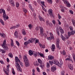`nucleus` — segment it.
Masks as SVG:
<instances>
[{
	"instance_id": "1",
	"label": "nucleus",
	"mask_w": 75,
	"mask_h": 75,
	"mask_svg": "<svg viewBox=\"0 0 75 75\" xmlns=\"http://www.w3.org/2000/svg\"><path fill=\"white\" fill-rule=\"evenodd\" d=\"M3 13V17L5 21H6V19H8V16H6V12L5 10L4 9H0V14H2Z\"/></svg>"
},
{
	"instance_id": "2",
	"label": "nucleus",
	"mask_w": 75,
	"mask_h": 75,
	"mask_svg": "<svg viewBox=\"0 0 75 75\" xmlns=\"http://www.w3.org/2000/svg\"><path fill=\"white\" fill-rule=\"evenodd\" d=\"M24 61L25 63V65L26 67H28L30 66V63L29 61L27 59V57L25 56L23 57Z\"/></svg>"
},
{
	"instance_id": "3",
	"label": "nucleus",
	"mask_w": 75,
	"mask_h": 75,
	"mask_svg": "<svg viewBox=\"0 0 75 75\" xmlns=\"http://www.w3.org/2000/svg\"><path fill=\"white\" fill-rule=\"evenodd\" d=\"M6 40H5L4 41L3 44L2 45V46L5 50L7 51V50H8V47L7 44H6Z\"/></svg>"
},
{
	"instance_id": "4",
	"label": "nucleus",
	"mask_w": 75,
	"mask_h": 75,
	"mask_svg": "<svg viewBox=\"0 0 75 75\" xmlns=\"http://www.w3.org/2000/svg\"><path fill=\"white\" fill-rule=\"evenodd\" d=\"M60 37L61 38H62V40H64V41H65V39H66V40H68V39L69 38V37H68V35H67L66 34H65L64 35V36L62 35V34H61Z\"/></svg>"
},
{
	"instance_id": "5",
	"label": "nucleus",
	"mask_w": 75,
	"mask_h": 75,
	"mask_svg": "<svg viewBox=\"0 0 75 75\" xmlns=\"http://www.w3.org/2000/svg\"><path fill=\"white\" fill-rule=\"evenodd\" d=\"M59 38H57L56 40V47H57L58 48H59V50L61 49V47H59Z\"/></svg>"
},
{
	"instance_id": "6",
	"label": "nucleus",
	"mask_w": 75,
	"mask_h": 75,
	"mask_svg": "<svg viewBox=\"0 0 75 75\" xmlns=\"http://www.w3.org/2000/svg\"><path fill=\"white\" fill-rule=\"evenodd\" d=\"M48 12H49V15H50V16L51 17H52L53 18H54V15L52 14V9H50L48 11Z\"/></svg>"
},
{
	"instance_id": "7",
	"label": "nucleus",
	"mask_w": 75,
	"mask_h": 75,
	"mask_svg": "<svg viewBox=\"0 0 75 75\" xmlns=\"http://www.w3.org/2000/svg\"><path fill=\"white\" fill-rule=\"evenodd\" d=\"M75 32L74 31H72L71 32H70V31L68 32V35L69 37H70V35H74L75 34Z\"/></svg>"
},
{
	"instance_id": "8",
	"label": "nucleus",
	"mask_w": 75,
	"mask_h": 75,
	"mask_svg": "<svg viewBox=\"0 0 75 75\" xmlns=\"http://www.w3.org/2000/svg\"><path fill=\"white\" fill-rule=\"evenodd\" d=\"M36 40H37L36 38H32L30 40H29V41L30 43H33V42H34Z\"/></svg>"
},
{
	"instance_id": "9",
	"label": "nucleus",
	"mask_w": 75,
	"mask_h": 75,
	"mask_svg": "<svg viewBox=\"0 0 75 75\" xmlns=\"http://www.w3.org/2000/svg\"><path fill=\"white\" fill-rule=\"evenodd\" d=\"M9 1L12 6H15L14 2L13 0H9Z\"/></svg>"
},
{
	"instance_id": "10",
	"label": "nucleus",
	"mask_w": 75,
	"mask_h": 75,
	"mask_svg": "<svg viewBox=\"0 0 75 75\" xmlns=\"http://www.w3.org/2000/svg\"><path fill=\"white\" fill-rule=\"evenodd\" d=\"M57 69V68H56V67L54 66H52L51 68V70L52 72H54V71H56V70Z\"/></svg>"
},
{
	"instance_id": "11",
	"label": "nucleus",
	"mask_w": 75,
	"mask_h": 75,
	"mask_svg": "<svg viewBox=\"0 0 75 75\" xmlns=\"http://www.w3.org/2000/svg\"><path fill=\"white\" fill-rule=\"evenodd\" d=\"M40 35H41L42 34H43V32H44V29H43V28L41 27H40Z\"/></svg>"
},
{
	"instance_id": "12",
	"label": "nucleus",
	"mask_w": 75,
	"mask_h": 75,
	"mask_svg": "<svg viewBox=\"0 0 75 75\" xmlns=\"http://www.w3.org/2000/svg\"><path fill=\"white\" fill-rule=\"evenodd\" d=\"M53 63L56 65H58L59 67V62L58 61H54L53 62Z\"/></svg>"
},
{
	"instance_id": "13",
	"label": "nucleus",
	"mask_w": 75,
	"mask_h": 75,
	"mask_svg": "<svg viewBox=\"0 0 75 75\" xmlns=\"http://www.w3.org/2000/svg\"><path fill=\"white\" fill-rule=\"evenodd\" d=\"M17 67H18L19 70V71L20 72H21V67H20V66L19 65V64H18V63H17Z\"/></svg>"
},
{
	"instance_id": "14",
	"label": "nucleus",
	"mask_w": 75,
	"mask_h": 75,
	"mask_svg": "<svg viewBox=\"0 0 75 75\" xmlns=\"http://www.w3.org/2000/svg\"><path fill=\"white\" fill-rule=\"evenodd\" d=\"M68 67L69 68L71 69V70H73V66L71 64H69L68 65Z\"/></svg>"
},
{
	"instance_id": "15",
	"label": "nucleus",
	"mask_w": 75,
	"mask_h": 75,
	"mask_svg": "<svg viewBox=\"0 0 75 75\" xmlns=\"http://www.w3.org/2000/svg\"><path fill=\"white\" fill-rule=\"evenodd\" d=\"M55 49V45L53 44L52 45V47L51 48L52 51H54V50Z\"/></svg>"
},
{
	"instance_id": "16",
	"label": "nucleus",
	"mask_w": 75,
	"mask_h": 75,
	"mask_svg": "<svg viewBox=\"0 0 75 75\" xmlns=\"http://www.w3.org/2000/svg\"><path fill=\"white\" fill-rule=\"evenodd\" d=\"M15 59L16 62H20V60L18 58V57H15Z\"/></svg>"
},
{
	"instance_id": "17",
	"label": "nucleus",
	"mask_w": 75,
	"mask_h": 75,
	"mask_svg": "<svg viewBox=\"0 0 75 75\" xmlns=\"http://www.w3.org/2000/svg\"><path fill=\"white\" fill-rule=\"evenodd\" d=\"M14 35L16 38L18 37V32H17V31H15Z\"/></svg>"
},
{
	"instance_id": "18",
	"label": "nucleus",
	"mask_w": 75,
	"mask_h": 75,
	"mask_svg": "<svg viewBox=\"0 0 75 75\" xmlns=\"http://www.w3.org/2000/svg\"><path fill=\"white\" fill-rule=\"evenodd\" d=\"M33 52L31 50H30L29 51V54L31 56L33 55Z\"/></svg>"
},
{
	"instance_id": "19",
	"label": "nucleus",
	"mask_w": 75,
	"mask_h": 75,
	"mask_svg": "<svg viewBox=\"0 0 75 75\" xmlns=\"http://www.w3.org/2000/svg\"><path fill=\"white\" fill-rule=\"evenodd\" d=\"M39 45L41 48H45V45H42L40 43Z\"/></svg>"
},
{
	"instance_id": "20",
	"label": "nucleus",
	"mask_w": 75,
	"mask_h": 75,
	"mask_svg": "<svg viewBox=\"0 0 75 75\" xmlns=\"http://www.w3.org/2000/svg\"><path fill=\"white\" fill-rule=\"evenodd\" d=\"M22 34L23 35H26V32H25V29L22 30Z\"/></svg>"
},
{
	"instance_id": "21",
	"label": "nucleus",
	"mask_w": 75,
	"mask_h": 75,
	"mask_svg": "<svg viewBox=\"0 0 75 75\" xmlns=\"http://www.w3.org/2000/svg\"><path fill=\"white\" fill-rule=\"evenodd\" d=\"M0 35L2 37H3V38H5V37H6V36L5 35V34L4 33H0Z\"/></svg>"
},
{
	"instance_id": "22",
	"label": "nucleus",
	"mask_w": 75,
	"mask_h": 75,
	"mask_svg": "<svg viewBox=\"0 0 75 75\" xmlns=\"http://www.w3.org/2000/svg\"><path fill=\"white\" fill-rule=\"evenodd\" d=\"M30 41H29V40H28V41L25 42L24 43V45H27L28 44H30Z\"/></svg>"
},
{
	"instance_id": "23",
	"label": "nucleus",
	"mask_w": 75,
	"mask_h": 75,
	"mask_svg": "<svg viewBox=\"0 0 75 75\" xmlns=\"http://www.w3.org/2000/svg\"><path fill=\"white\" fill-rule=\"evenodd\" d=\"M38 53L39 54V55H40V57H42L43 58H45V56H44L43 54L42 53H40L39 52H38Z\"/></svg>"
},
{
	"instance_id": "24",
	"label": "nucleus",
	"mask_w": 75,
	"mask_h": 75,
	"mask_svg": "<svg viewBox=\"0 0 75 75\" xmlns=\"http://www.w3.org/2000/svg\"><path fill=\"white\" fill-rule=\"evenodd\" d=\"M42 36H44L45 38H47V40H48V38H47V35L45 34H42L41 35Z\"/></svg>"
},
{
	"instance_id": "25",
	"label": "nucleus",
	"mask_w": 75,
	"mask_h": 75,
	"mask_svg": "<svg viewBox=\"0 0 75 75\" xmlns=\"http://www.w3.org/2000/svg\"><path fill=\"white\" fill-rule=\"evenodd\" d=\"M38 60L39 64H42V62L41 60L40 59H38Z\"/></svg>"
},
{
	"instance_id": "26",
	"label": "nucleus",
	"mask_w": 75,
	"mask_h": 75,
	"mask_svg": "<svg viewBox=\"0 0 75 75\" xmlns=\"http://www.w3.org/2000/svg\"><path fill=\"white\" fill-rule=\"evenodd\" d=\"M48 58L49 59L51 60V59H52L54 58V57L52 56H49L48 57Z\"/></svg>"
},
{
	"instance_id": "27",
	"label": "nucleus",
	"mask_w": 75,
	"mask_h": 75,
	"mask_svg": "<svg viewBox=\"0 0 75 75\" xmlns=\"http://www.w3.org/2000/svg\"><path fill=\"white\" fill-rule=\"evenodd\" d=\"M8 56L10 57V58H13V54H12V53H10L9 54H8Z\"/></svg>"
},
{
	"instance_id": "28",
	"label": "nucleus",
	"mask_w": 75,
	"mask_h": 75,
	"mask_svg": "<svg viewBox=\"0 0 75 75\" xmlns=\"http://www.w3.org/2000/svg\"><path fill=\"white\" fill-rule=\"evenodd\" d=\"M0 22L3 25H4V21H3L1 19H0Z\"/></svg>"
},
{
	"instance_id": "29",
	"label": "nucleus",
	"mask_w": 75,
	"mask_h": 75,
	"mask_svg": "<svg viewBox=\"0 0 75 75\" xmlns=\"http://www.w3.org/2000/svg\"><path fill=\"white\" fill-rule=\"evenodd\" d=\"M34 65H36V66H38V63L37 61H36L34 63Z\"/></svg>"
},
{
	"instance_id": "30",
	"label": "nucleus",
	"mask_w": 75,
	"mask_h": 75,
	"mask_svg": "<svg viewBox=\"0 0 75 75\" xmlns=\"http://www.w3.org/2000/svg\"><path fill=\"white\" fill-rule=\"evenodd\" d=\"M38 54V53H37L36 52H33V55L34 56H35V57H37V55Z\"/></svg>"
},
{
	"instance_id": "31",
	"label": "nucleus",
	"mask_w": 75,
	"mask_h": 75,
	"mask_svg": "<svg viewBox=\"0 0 75 75\" xmlns=\"http://www.w3.org/2000/svg\"><path fill=\"white\" fill-rule=\"evenodd\" d=\"M65 4H67V5L68 7H71V4H70L69 2L67 1V3H65Z\"/></svg>"
},
{
	"instance_id": "32",
	"label": "nucleus",
	"mask_w": 75,
	"mask_h": 75,
	"mask_svg": "<svg viewBox=\"0 0 75 75\" xmlns=\"http://www.w3.org/2000/svg\"><path fill=\"white\" fill-rule=\"evenodd\" d=\"M62 62H60V63H59V67H60V68H61L62 66Z\"/></svg>"
},
{
	"instance_id": "33",
	"label": "nucleus",
	"mask_w": 75,
	"mask_h": 75,
	"mask_svg": "<svg viewBox=\"0 0 75 75\" xmlns=\"http://www.w3.org/2000/svg\"><path fill=\"white\" fill-rule=\"evenodd\" d=\"M72 22L73 23V24L74 26L75 25V20L74 19H72Z\"/></svg>"
},
{
	"instance_id": "34",
	"label": "nucleus",
	"mask_w": 75,
	"mask_h": 75,
	"mask_svg": "<svg viewBox=\"0 0 75 75\" xmlns=\"http://www.w3.org/2000/svg\"><path fill=\"white\" fill-rule=\"evenodd\" d=\"M23 11L24 12H25V16L26 13H27V9L24 8V9H23Z\"/></svg>"
},
{
	"instance_id": "35",
	"label": "nucleus",
	"mask_w": 75,
	"mask_h": 75,
	"mask_svg": "<svg viewBox=\"0 0 75 75\" xmlns=\"http://www.w3.org/2000/svg\"><path fill=\"white\" fill-rule=\"evenodd\" d=\"M47 0L48 3H50V4H52V0Z\"/></svg>"
},
{
	"instance_id": "36",
	"label": "nucleus",
	"mask_w": 75,
	"mask_h": 75,
	"mask_svg": "<svg viewBox=\"0 0 75 75\" xmlns=\"http://www.w3.org/2000/svg\"><path fill=\"white\" fill-rule=\"evenodd\" d=\"M4 72H5V74H6L7 75H9V74H8V72H9V71H5V70H4Z\"/></svg>"
},
{
	"instance_id": "37",
	"label": "nucleus",
	"mask_w": 75,
	"mask_h": 75,
	"mask_svg": "<svg viewBox=\"0 0 75 75\" xmlns=\"http://www.w3.org/2000/svg\"><path fill=\"white\" fill-rule=\"evenodd\" d=\"M65 7H64L63 8H62L61 9V11H62V12H64V10H65Z\"/></svg>"
},
{
	"instance_id": "38",
	"label": "nucleus",
	"mask_w": 75,
	"mask_h": 75,
	"mask_svg": "<svg viewBox=\"0 0 75 75\" xmlns=\"http://www.w3.org/2000/svg\"><path fill=\"white\" fill-rule=\"evenodd\" d=\"M16 7L18 8L19 7V3L18 2H17L16 3Z\"/></svg>"
},
{
	"instance_id": "39",
	"label": "nucleus",
	"mask_w": 75,
	"mask_h": 75,
	"mask_svg": "<svg viewBox=\"0 0 75 75\" xmlns=\"http://www.w3.org/2000/svg\"><path fill=\"white\" fill-rule=\"evenodd\" d=\"M40 20V21H44V19L42 17H40L39 18Z\"/></svg>"
},
{
	"instance_id": "40",
	"label": "nucleus",
	"mask_w": 75,
	"mask_h": 75,
	"mask_svg": "<svg viewBox=\"0 0 75 75\" xmlns=\"http://www.w3.org/2000/svg\"><path fill=\"white\" fill-rule=\"evenodd\" d=\"M65 71H62L61 72V74L62 75H65Z\"/></svg>"
},
{
	"instance_id": "41",
	"label": "nucleus",
	"mask_w": 75,
	"mask_h": 75,
	"mask_svg": "<svg viewBox=\"0 0 75 75\" xmlns=\"http://www.w3.org/2000/svg\"><path fill=\"white\" fill-rule=\"evenodd\" d=\"M62 54L63 55H66V53L65 52V51L63 50L62 52Z\"/></svg>"
},
{
	"instance_id": "42",
	"label": "nucleus",
	"mask_w": 75,
	"mask_h": 75,
	"mask_svg": "<svg viewBox=\"0 0 75 75\" xmlns=\"http://www.w3.org/2000/svg\"><path fill=\"white\" fill-rule=\"evenodd\" d=\"M47 68H49V67H50V64L48 63H47Z\"/></svg>"
},
{
	"instance_id": "43",
	"label": "nucleus",
	"mask_w": 75,
	"mask_h": 75,
	"mask_svg": "<svg viewBox=\"0 0 75 75\" xmlns=\"http://www.w3.org/2000/svg\"><path fill=\"white\" fill-rule=\"evenodd\" d=\"M16 43L18 46H20V43H19V42L18 41H16Z\"/></svg>"
},
{
	"instance_id": "44",
	"label": "nucleus",
	"mask_w": 75,
	"mask_h": 75,
	"mask_svg": "<svg viewBox=\"0 0 75 75\" xmlns=\"http://www.w3.org/2000/svg\"><path fill=\"white\" fill-rule=\"evenodd\" d=\"M9 65H7V69H6V70L7 71H9Z\"/></svg>"
},
{
	"instance_id": "45",
	"label": "nucleus",
	"mask_w": 75,
	"mask_h": 75,
	"mask_svg": "<svg viewBox=\"0 0 75 75\" xmlns=\"http://www.w3.org/2000/svg\"><path fill=\"white\" fill-rule=\"evenodd\" d=\"M41 3L42 4V5H43V6H45V7H46L45 6V4H44L45 3H44V1L41 2Z\"/></svg>"
},
{
	"instance_id": "46",
	"label": "nucleus",
	"mask_w": 75,
	"mask_h": 75,
	"mask_svg": "<svg viewBox=\"0 0 75 75\" xmlns=\"http://www.w3.org/2000/svg\"><path fill=\"white\" fill-rule=\"evenodd\" d=\"M28 27H29L30 29H31V28H32V25L31 24H30L28 25Z\"/></svg>"
},
{
	"instance_id": "47",
	"label": "nucleus",
	"mask_w": 75,
	"mask_h": 75,
	"mask_svg": "<svg viewBox=\"0 0 75 75\" xmlns=\"http://www.w3.org/2000/svg\"><path fill=\"white\" fill-rule=\"evenodd\" d=\"M69 11L71 14H73L74 12H73V11H72V10H70Z\"/></svg>"
},
{
	"instance_id": "48",
	"label": "nucleus",
	"mask_w": 75,
	"mask_h": 75,
	"mask_svg": "<svg viewBox=\"0 0 75 75\" xmlns=\"http://www.w3.org/2000/svg\"><path fill=\"white\" fill-rule=\"evenodd\" d=\"M1 52H2V53L4 54H5L6 53V51H5L4 50H3L1 49Z\"/></svg>"
},
{
	"instance_id": "49",
	"label": "nucleus",
	"mask_w": 75,
	"mask_h": 75,
	"mask_svg": "<svg viewBox=\"0 0 75 75\" xmlns=\"http://www.w3.org/2000/svg\"><path fill=\"white\" fill-rule=\"evenodd\" d=\"M52 22V23L53 24H54V25H55V24L56 22L55 20H53Z\"/></svg>"
},
{
	"instance_id": "50",
	"label": "nucleus",
	"mask_w": 75,
	"mask_h": 75,
	"mask_svg": "<svg viewBox=\"0 0 75 75\" xmlns=\"http://www.w3.org/2000/svg\"><path fill=\"white\" fill-rule=\"evenodd\" d=\"M37 69L38 72H40V69H39V68H38V67H37Z\"/></svg>"
},
{
	"instance_id": "51",
	"label": "nucleus",
	"mask_w": 75,
	"mask_h": 75,
	"mask_svg": "<svg viewBox=\"0 0 75 75\" xmlns=\"http://www.w3.org/2000/svg\"><path fill=\"white\" fill-rule=\"evenodd\" d=\"M57 21L59 22L58 24L59 25H61V22H60V21L58 19L57 20Z\"/></svg>"
},
{
	"instance_id": "52",
	"label": "nucleus",
	"mask_w": 75,
	"mask_h": 75,
	"mask_svg": "<svg viewBox=\"0 0 75 75\" xmlns=\"http://www.w3.org/2000/svg\"><path fill=\"white\" fill-rule=\"evenodd\" d=\"M15 28H16L15 26H12L10 28V29L11 30H12V29H14Z\"/></svg>"
},
{
	"instance_id": "53",
	"label": "nucleus",
	"mask_w": 75,
	"mask_h": 75,
	"mask_svg": "<svg viewBox=\"0 0 75 75\" xmlns=\"http://www.w3.org/2000/svg\"><path fill=\"white\" fill-rule=\"evenodd\" d=\"M60 31L62 34H63V33H64V30H63V29H62V30H60Z\"/></svg>"
},
{
	"instance_id": "54",
	"label": "nucleus",
	"mask_w": 75,
	"mask_h": 75,
	"mask_svg": "<svg viewBox=\"0 0 75 75\" xmlns=\"http://www.w3.org/2000/svg\"><path fill=\"white\" fill-rule=\"evenodd\" d=\"M58 16L59 19H61V16L59 14H58Z\"/></svg>"
},
{
	"instance_id": "55",
	"label": "nucleus",
	"mask_w": 75,
	"mask_h": 75,
	"mask_svg": "<svg viewBox=\"0 0 75 75\" xmlns=\"http://www.w3.org/2000/svg\"><path fill=\"white\" fill-rule=\"evenodd\" d=\"M69 28L71 31H73V28L72 27V26H70Z\"/></svg>"
},
{
	"instance_id": "56",
	"label": "nucleus",
	"mask_w": 75,
	"mask_h": 75,
	"mask_svg": "<svg viewBox=\"0 0 75 75\" xmlns=\"http://www.w3.org/2000/svg\"><path fill=\"white\" fill-rule=\"evenodd\" d=\"M40 28L38 27H37L36 28V30L37 31H38V30H39Z\"/></svg>"
},
{
	"instance_id": "57",
	"label": "nucleus",
	"mask_w": 75,
	"mask_h": 75,
	"mask_svg": "<svg viewBox=\"0 0 75 75\" xmlns=\"http://www.w3.org/2000/svg\"><path fill=\"white\" fill-rule=\"evenodd\" d=\"M20 25L19 24H18L16 25V26L15 27H16V28H18L19 27V26Z\"/></svg>"
},
{
	"instance_id": "58",
	"label": "nucleus",
	"mask_w": 75,
	"mask_h": 75,
	"mask_svg": "<svg viewBox=\"0 0 75 75\" xmlns=\"http://www.w3.org/2000/svg\"><path fill=\"white\" fill-rule=\"evenodd\" d=\"M50 35L51 37H53V38H54V36H53V35L51 33H50Z\"/></svg>"
},
{
	"instance_id": "59",
	"label": "nucleus",
	"mask_w": 75,
	"mask_h": 75,
	"mask_svg": "<svg viewBox=\"0 0 75 75\" xmlns=\"http://www.w3.org/2000/svg\"><path fill=\"white\" fill-rule=\"evenodd\" d=\"M12 74L13 75H15L16 74V73H15V71H12Z\"/></svg>"
},
{
	"instance_id": "60",
	"label": "nucleus",
	"mask_w": 75,
	"mask_h": 75,
	"mask_svg": "<svg viewBox=\"0 0 75 75\" xmlns=\"http://www.w3.org/2000/svg\"><path fill=\"white\" fill-rule=\"evenodd\" d=\"M0 62L2 64H4V63H3V61L0 60Z\"/></svg>"
},
{
	"instance_id": "61",
	"label": "nucleus",
	"mask_w": 75,
	"mask_h": 75,
	"mask_svg": "<svg viewBox=\"0 0 75 75\" xmlns=\"http://www.w3.org/2000/svg\"><path fill=\"white\" fill-rule=\"evenodd\" d=\"M13 45H14V43L13 42H11V45L12 46H13Z\"/></svg>"
},
{
	"instance_id": "62",
	"label": "nucleus",
	"mask_w": 75,
	"mask_h": 75,
	"mask_svg": "<svg viewBox=\"0 0 75 75\" xmlns=\"http://www.w3.org/2000/svg\"><path fill=\"white\" fill-rule=\"evenodd\" d=\"M63 1L64 3H67V1H66V0H62Z\"/></svg>"
},
{
	"instance_id": "63",
	"label": "nucleus",
	"mask_w": 75,
	"mask_h": 75,
	"mask_svg": "<svg viewBox=\"0 0 75 75\" xmlns=\"http://www.w3.org/2000/svg\"><path fill=\"white\" fill-rule=\"evenodd\" d=\"M59 28H57V32H59Z\"/></svg>"
},
{
	"instance_id": "64",
	"label": "nucleus",
	"mask_w": 75,
	"mask_h": 75,
	"mask_svg": "<svg viewBox=\"0 0 75 75\" xmlns=\"http://www.w3.org/2000/svg\"><path fill=\"white\" fill-rule=\"evenodd\" d=\"M7 61L8 62H9L10 60H9V59H8V58H7L6 59Z\"/></svg>"
}]
</instances>
